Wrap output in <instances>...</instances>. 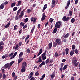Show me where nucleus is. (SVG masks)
I'll list each match as a JSON object with an SVG mask.
<instances>
[{
  "label": "nucleus",
  "mask_w": 80,
  "mask_h": 80,
  "mask_svg": "<svg viewBox=\"0 0 80 80\" xmlns=\"http://www.w3.org/2000/svg\"><path fill=\"white\" fill-rule=\"evenodd\" d=\"M21 3H22V1H18V5H20V4H21Z\"/></svg>",
  "instance_id": "53"
},
{
  "label": "nucleus",
  "mask_w": 80,
  "mask_h": 80,
  "mask_svg": "<svg viewBox=\"0 0 80 80\" xmlns=\"http://www.w3.org/2000/svg\"><path fill=\"white\" fill-rule=\"evenodd\" d=\"M17 10V7H15L13 8V10L14 11H16Z\"/></svg>",
  "instance_id": "49"
},
{
  "label": "nucleus",
  "mask_w": 80,
  "mask_h": 80,
  "mask_svg": "<svg viewBox=\"0 0 80 80\" xmlns=\"http://www.w3.org/2000/svg\"><path fill=\"white\" fill-rule=\"evenodd\" d=\"M35 26H34L32 28L31 31V32L32 33H33V31H34V30H35Z\"/></svg>",
  "instance_id": "21"
},
{
  "label": "nucleus",
  "mask_w": 80,
  "mask_h": 80,
  "mask_svg": "<svg viewBox=\"0 0 80 80\" xmlns=\"http://www.w3.org/2000/svg\"><path fill=\"white\" fill-rule=\"evenodd\" d=\"M26 52L28 53H30V49L28 48L26 50Z\"/></svg>",
  "instance_id": "35"
},
{
  "label": "nucleus",
  "mask_w": 80,
  "mask_h": 80,
  "mask_svg": "<svg viewBox=\"0 0 80 80\" xmlns=\"http://www.w3.org/2000/svg\"><path fill=\"white\" fill-rule=\"evenodd\" d=\"M70 19V18L68 17L64 16L63 17L62 19V20H63L64 22H67L68 20H69Z\"/></svg>",
  "instance_id": "1"
},
{
  "label": "nucleus",
  "mask_w": 80,
  "mask_h": 80,
  "mask_svg": "<svg viewBox=\"0 0 80 80\" xmlns=\"http://www.w3.org/2000/svg\"><path fill=\"white\" fill-rule=\"evenodd\" d=\"M68 67V65H64L63 68H62V70L63 71H64L65 70L67 69V68Z\"/></svg>",
  "instance_id": "18"
},
{
  "label": "nucleus",
  "mask_w": 80,
  "mask_h": 80,
  "mask_svg": "<svg viewBox=\"0 0 80 80\" xmlns=\"http://www.w3.org/2000/svg\"><path fill=\"white\" fill-rule=\"evenodd\" d=\"M70 0H69L67 2V6H69V5H70Z\"/></svg>",
  "instance_id": "37"
},
{
  "label": "nucleus",
  "mask_w": 80,
  "mask_h": 80,
  "mask_svg": "<svg viewBox=\"0 0 80 80\" xmlns=\"http://www.w3.org/2000/svg\"><path fill=\"white\" fill-rule=\"evenodd\" d=\"M23 21L25 23H27L28 21V18H26Z\"/></svg>",
  "instance_id": "34"
},
{
  "label": "nucleus",
  "mask_w": 80,
  "mask_h": 80,
  "mask_svg": "<svg viewBox=\"0 0 80 80\" xmlns=\"http://www.w3.org/2000/svg\"><path fill=\"white\" fill-rule=\"evenodd\" d=\"M42 52H43V50H42V49H40L39 50V52L38 54V56H39L42 53Z\"/></svg>",
  "instance_id": "19"
},
{
  "label": "nucleus",
  "mask_w": 80,
  "mask_h": 80,
  "mask_svg": "<svg viewBox=\"0 0 80 80\" xmlns=\"http://www.w3.org/2000/svg\"><path fill=\"white\" fill-rule=\"evenodd\" d=\"M4 8V4L3 3L0 6V9H3Z\"/></svg>",
  "instance_id": "25"
},
{
  "label": "nucleus",
  "mask_w": 80,
  "mask_h": 80,
  "mask_svg": "<svg viewBox=\"0 0 80 80\" xmlns=\"http://www.w3.org/2000/svg\"><path fill=\"white\" fill-rule=\"evenodd\" d=\"M65 34L64 35H63V36L64 37V38H68L69 36V35H70V34L69 33H67L65 35Z\"/></svg>",
  "instance_id": "8"
},
{
  "label": "nucleus",
  "mask_w": 80,
  "mask_h": 80,
  "mask_svg": "<svg viewBox=\"0 0 80 80\" xmlns=\"http://www.w3.org/2000/svg\"><path fill=\"white\" fill-rule=\"evenodd\" d=\"M58 55V53L57 52H55L54 55V57H57Z\"/></svg>",
  "instance_id": "46"
},
{
  "label": "nucleus",
  "mask_w": 80,
  "mask_h": 80,
  "mask_svg": "<svg viewBox=\"0 0 80 80\" xmlns=\"http://www.w3.org/2000/svg\"><path fill=\"white\" fill-rule=\"evenodd\" d=\"M74 79H75V77H73L72 76L71 77V80H74Z\"/></svg>",
  "instance_id": "63"
},
{
  "label": "nucleus",
  "mask_w": 80,
  "mask_h": 80,
  "mask_svg": "<svg viewBox=\"0 0 80 80\" xmlns=\"http://www.w3.org/2000/svg\"><path fill=\"white\" fill-rule=\"evenodd\" d=\"M21 10H22V8H20L17 11V12L16 14L17 16H18V15H19V14H20V12H21Z\"/></svg>",
  "instance_id": "15"
},
{
  "label": "nucleus",
  "mask_w": 80,
  "mask_h": 80,
  "mask_svg": "<svg viewBox=\"0 0 80 80\" xmlns=\"http://www.w3.org/2000/svg\"><path fill=\"white\" fill-rule=\"evenodd\" d=\"M2 45H4V43L3 41H1L0 42V46H2Z\"/></svg>",
  "instance_id": "43"
},
{
  "label": "nucleus",
  "mask_w": 80,
  "mask_h": 80,
  "mask_svg": "<svg viewBox=\"0 0 80 80\" xmlns=\"http://www.w3.org/2000/svg\"><path fill=\"white\" fill-rule=\"evenodd\" d=\"M12 75L13 77H15V73L13 72L12 73Z\"/></svg>",
  "instance_id": "54"
},
{
  "label": "nucleus",
  "mask_w": 80,
  "mask_h": 80,
  "mask_svg": "<svg viewBox=\"0 0 80 80\" xmlns=\"http://www.w3.org/2000/svg\"><path fill=\"white\" fill-rule=\"evenodd\" d=\"M27 24H26L25 25H24L23 28H22V29L23 30H24V29H25V28H27Z\"/></svg>",
  "instance_id": "45"
},
{
  "label": "nucleus",
  "mask_w": 80,
  "mask_h": 80,
  "mask_svg": "<svg viewBox=\"0 0 80 80\" xmlns=\"http://www.w3.org/2000/svg\"><path fill=\"white\" fill-rule=\"evenodd\" d=\"M39 74V73H38V71H37L35 73V75L36 76H38Z\"/></svg>",
  "instance_id": "50"
},
{
  "label": "nucleus",
  "mask_w": 80,
  "mask_h": 80,
  "mask_svg": "<svg viewBox=\"0 0 80 80\" xmlns=\"http://www.w3.org/2000/svg\"><path fill=\"white\" fill-rule=\"evenodd\" d=\"M57 43L55 42L53 43V47H57Z\"/></svg>",
  "instance_id": "23"
},
{
  "label": "nucleus",
  "mask_w": 80,
  "mask_h": 80,
  "mask_svg": "<svg viewBox=\"0 0 80 80\" xmlns=\"http://www.w3.org/2000/svg\"><path fill=\"white\" fill-rule=\"evenodd\" d=\"M26 70V68H25V67H22L21 70V72L22 73L23 72H25Z\"/></svg>",
  "instance_id": "11"
},
{
  "label": "nucleus",
  "mask_w": 80,
  "mask_h": 80,
  "mask_svg": "<svg viewBox=\"0 0 80 80\" xmlns=\"http://www.w3.org/2000/svg\"><path fill=\"white\" fill-rule=\"evenodd\" d=\"M53 59H50V62H49V63H53Z\"/></svg>",
  "instance_id": "47"
},
{
  "label": "nucleus",
  "mask_w": 80,
  "mask_h": 80,
  "mask_svg": "<svg viewBox=\"0 0 80 80\" xmlns=\"http://www.w3.org/2000/svg\"><path fill=\"white\" fill-rule=\"evenodd\" d=\"M30 12H31V10L30 9H28L27 10V13H30Z\"/></svg>",
  "instance_id": "48"
},
{
  "label": "nucleus",
  "mask_w": 80,
  "mask_h": 80,
  "mask_svg": "<svg viewBox=\"0 0 80 80\" xmlns=\"http://www.w3.org/2000/svg\"><path fill=\"white\" fill-rule=\"evenodd\" d=\"M14 63V61H12V62H11L9 63L10 67H11V66H12V65Z\"/></svg>",
  "instance_id": "38"
},
{
  "label": "nucleus",
  "mask_w": 80,
  "mask_h": 80,
  "mask_svg": "<svg viewBox=\"0 0 80 80\" xmlns=\"http://www.w3.org/2000/svg\"><path fill=\"white\" fill-rule=\"evenodd\" d=\"M23 58H19L18 59V64H19L20 63H21V62H22V61H23Z\"/></svg>",
  "instance_id": "12"
},
{
  "label": "nucleus",
  "mask_w": 80,
  "mask_h": 80,
  "mask_svg": "<svg viewBox=\"0 0 80 80\" xmlns=\"http://www.w3.org/2000/svg\"><path fill=\"white\" fill-rule=\"evenodd\" d=\"M77 62V60L76 59V57H74L72 58V63H73L75 65V63H76Z\"/></svg>",
  "instance_id": "3"
},
{
  "label": "nucleus",
  "mask_w": 80,
  "mask_h": 80,
  "mask_svg": "<svg viewBox=\"0 0 80 80\" xmlns=\"http://www.w3.org/2000/svg\"><path fill=\"white\" fill-rule=\"evenodd\" d=\"M25 25V23H23V22H21L20 23V26H22V27L24 26V25Z\"/></svg>",
  "instance_id": "42"
},
{
  "label": "nucleus",
  "mask_w": 80,
  "mask_h": 80,
  "mask_svg": "<svg viewBox=\"0 0 80 80\" xmlns=\"http://www.w3.org/2000/svg\"><path fill=\"white\" fill-rule=\"evenodd\" d=\"M15 5H16V3L15 2L12 3L11 5V7H13L14 6H15Z\"/></svg>",
  "instance_id": "29"
},
{
  "label": "nucleus",
  "mask_w": 80,
  "mask_h": 80,
  "mask_svg": "<svg viewBox=\"0 0 80 80\" xmlns=\"http://www.w3.org/2000/svg\"><path fill=\"white\" fill-rule=\"evenodd\" d=\"M69 14L70 15V17L72 15V14H73V12L72 11H70L69 12Z\"/></svg>",
  "instance_id": "41"
},
{
  "label": "nucleus",
  "mask_w": 80,
  "mask_h": 80,
  "mask_svg": "<svg viewBox=\"0 0 80 80\" xmlns=\"http://www.w3.org/2000/svg\"><path fill=\"white\" fill-rule=\"evenodd\" d=\"M45 12L43 13H42V17L41 19V20L42 22H43L44 20H45V18L46 17V16L45 15Z\"/></svg>",
  "instance_id": "5"
},
{
  "label": "nucleus",
  "mask_w": 80,
  "mask_h": 80,
  "mask_svg": "<svg viewBox=\"0 0 80 80\" xmlns=\"http://www.w3.org/2000/svg\"><path fill=\"white\" fill-rule=\"evenodd\" d=\"M3 49V46H0V52H1Z\"/></svg>",
  "instance_id": "36"
},
{
  "label": "nucleus",
  "mask_w": 80,
  "mask_h": 80,
  "mask_svg": "<svg viewBox=\"0 0 80 80\" xmlns=\"http://www.w3.org/2000/svg\"><path fill=\"white\" fill-rule=\"evenodd\" d=\"M78 63H79V62H78L77 63H75V67H77V66H78Z\"/></svg>",
  "instance_id": "60"
},
{
  "label": "nucleus",
  "mask_w": 80,
  "mask_h": 80,
  "mask_svg": "<svg viewBox=\"0 0 80 80\" xmlns=\"http://www.w3.org/2000/svg\"><path fill=\"white\" fill-rule=\"evenodd\" d=\"M23 15H24V13L21 12V13L19 16V18H22L23 16Z\"/></svg>",
  "instance_id": "13"
},
{
  "label": "nucleus",
  "mask_w": 80,
  "mask_h": 80,
  "mask_svg": "<svg viewBox=\"0 0 80 80\" xmlns=\"http://www.w3.org/2000/svg\"><path fill=\"white\" fill-rule=\"evenodd\" d=\"M35 62L36 63H38L39 62L41 63L42 62V59H40L38 60V61H36Z\"/></svg>",
  "instance_id": "24"
},
{
  "label": "nucleus",
  "mask_w": 80,
  "mask_h": 80,
  "mask_svg": "<svg viewBox=\"0 0 80 80\" xmlns=\"http://www.w3.org/2000/svg\"><path fill=\"white\" fill-rule=\"evenodd\" d=\"M27 62H24L22 63V67H27Z\"/></svg>",
  "instance_id": "9"
},
{
  "label": "nucleus",
  "mask_w": 80,
  "mask_h": 80,
  "mask_svg": "<svg viewBox=\"0 0 80 80\" xmlns=\"http://www.w3.org/2000/svg\"><path fill=\"white\" fill-rule=\"evenodd\" d=\"M56 3V1L55 0H52V6L51 7L52 8H53L55 5V3Z\"/></svg>",
  "instance_id": "4"
},
{
  "label": "nucleus",
  "mask_w": 80,
  "mask_h": 80,
  "mask_svg": "<svg viewBox=\"0 0 80 80\" xmlns=\"http://www.w3.org/2000/svg\"><path fill=\"white\" fill-rule=\"evenodd\" d=\"M64 65V63H61L60 64L61 68H63V65Z\"/></svg>",
  "instance_id": "51"
},
{
  "label": "nucleus",
  "mask_w": 80,
  "mask_h": 80,
  "mask_svg": "<svg viewBox=\"0 0 80 80\" xmlns=\"http://www.w3.org/2000/svg\"><path fill=\"white\" fill-rule=\"evenodd\" d=\"M2 77L3 79H5V78H6V75H5V74H3Z\"/></svg>",
  "instance_id": "58"
},
{
  "label": "nucleus",
  "mask_w": 80,
  "mask_h": 80,
  "mask_svg": "<svg viewBox=\"0 0 80 80\" xmlns=\"http://www.w3.org/2000/svg\"><path fill=\"white\" fill-rule=\"evenodd\" d=\"M45 77V74H44L43 75H42L41 78H42V79H43V78H44Z\"/></svg>",
  "instance_id": "61"
},
{
  "label": "nucleus",
  "mask_w": 80,
  "mask_h": 80,
  "mask_svg": "<svg viewBox=\"0 0 80 80\" xmlns=\"http://www.w3.org/2000/svg\"><path fill=\"white\" fill-rule=\"evenodd\" d=\"M48 47L49 49H51V48H52V42H51L49 43Z\"/></svg>",
  "instance_id": "22"
},
{
  "label": "nucleus",
  "mask_w": 80,
  "mask_h": 80,
  "mask_svg": "<svg viewBox=\"0 0 80 80\" xmlns=\"http://www.w3.org/2000/svg\"><path fill=\"white\" fill-rule=\"evenodd\" d=\"M37 18L32 17L31 18V21L32 22H33V23H36V22L37 21Z\"/></svg>",
  "instance_id": "2"
},
{
  "label": "nucleus",
  "mask_w": 80,
  "mask_h": 80,
  "mask_svg": "<svg viewBox=\"0 0 80 80\" xmlns=\"http://www.w3.org/2000/svg\"><path fill=\"white\" fill-rule=\"evenodd\" d=\"M18 18H19L18 17V16H16L15 17V19L17 20H18Z\"/></svg>",
  "instance_id": "59"
},
{
  "label": "nucleus",
  "mask_w": 80,
  "mask_h": 80,
  "mask_svg": "<svg viewBox=\"0 0 80 80\" xmlns=\"http://www.w3.org/2000/svg\"><path fill=\"white\" fill-rule=\"evenodd\" d=\"M47 8V4H46L44 6L43 8L42 9V12H44L45 11V10Z\"/></svg>",
  "instance_id": "17"
},
{
  "label": "nucleus",
  "mask_w": 80,
  "mask_h": 80,
  "mask_svg": "<svg viewBox=\"0 0 80 80\" xmlns=\"http://www.w3.org/2000/svg\"><path fill=\"white\" fill-rule=\"evenodd\" d=\"M74 52H75V53H76V54H77V53H78V50L77 49H76L74 50Z\"/></svg>",
  "instance_id": "31"
},
{
  "label": "nucleus",
  "mask_w": 80,
  "mask_h": 80,
  "mask_svg": "<svg viewBox=\"0 0 80 80\" xmlns=\"http://www.w3.org/2000/svg\"><path fill=\"white\" fill-rule=\"evenodd\" d=\"M41 58L42 59V60H45L47 58V56L42 57Z\"/></svg>",
  "instance_id": "32"
},
{
  "label": "nucleus",
  "mask_w": 80,
  "mask_h": 80,
  "mask_svg": "<svg viewBox=\"0 0 80 80\" xmlns=\"http://www.w3.org/2000/svg\"><path fill=\"white\" fill-rule=\"evenodd\" d=\"M10 25V22H8L5 26V28H8Z\"/></svg>",
  "instance_id": "26"
},
{
  "label": "nucleus",
  "mask_w": 80,
  "mask_h": 80,
  "mask_svg": "<svg viewBox=\"0 0 80 80\" xmlns=\"http://www.w3.org/2000/svg\"><path fill=\"white\" fill-rule=\"evenodd\" d=\"M55 28H54L53 31V33H56V32H57V31L58 27L57 26L55 25Z\"/></svg>",
  "instance_id": "6"
},
{
  "label": "nucleus",
  "mask_w": 80,
  "mask_h": 80,
  "mask_svg": "<svg viewBox=\"0 0 80 80\" xmlns=\"http://www.w3.org/2000/svg\"><path fill=\"white\" fill-rule=\"evenodd\" d=\"M18 47H19V46H18V44H16V47L15 48V50H17L18 48Z\"/></svg>",
  "instance_id": "40"
},
{
  "label": "nucleus",
  "mask_w": 80,
  "mask_h": 80,
  "mask_svg": "<svg viewBox=\"0 0 80 80\" xmlns=\"http://www.w3.org/2000/svg\"><path fill=\"white\" fill-rule=\"evenodd\" d=\"M65 50L66 51V55H68V52H69V49H68V48H66Z\"/></svg>",
  "instance_id": "16"
},
{
  "label": "nucleus",
  "mask_w": 80,
  "mask_h": 80,
  "mask_svg": "<svg viewBox=\"0 0 80 80\" xmlns=\"http://www.w3.org/2000/svg\"><path fill=\"white\" fill-rule=\"evenodd\" d=\"M61 41V39H60L57 38L56 39L55 42L58 43H59V42Z\"/></svg>",
  "instance_id": "14"
},
{
  "label": "nucleus",
  "mask_w": 80,
  "mask_h": 80,
  "mask_svg": "<svg viewBox=\"0 0 80 80\" xmlns=\"http://www.w3.org/2000/svg\"><path fill=\"white\" fill-rule=\"evenodd\" d=\"M53 19H52V18H50V22H51V23H52L53 22Z\"/></svg>",
  "instance_id": "52"
},
{
  "label": "nucleus",
  "mask_w": 80,
  "mask_h": 80,
  "mask_svg": "<svg viewBox=\"0 0 80 80\" xmlns=\"http://www.w3.org/2000/svg\"><path fill=\"white\" fill-rule=\"evenodd\" d=\"M17 25H16L14 26V30H17Z\"/></svg>",
  "instance_id": "56"
},
{
  "label": "nucleus",
  "mask_w": 80,
  "mask_h": 80,
  "mask_svg": "<svg viewBox=\"0 0 80 80\" xmlns=\"http://www.w3.org/2000/svg\"><path fill=\"white\" fill-rule=\"evenodd\" d=\"M75 48H76V47H75V45H72V50H74L75 49Z\"/></svg>",
  "instance_id": "28"
},
{
  "label": "nucleus",
  "mask_w": 80,
  "mask_h": 80,
  "mask_svg": "<svg viewBox=\"0 0 80 80\" xmlns=\"http://www.w3.org/2000/svg\"><path fill=\"white\" fill-rule=\"evenodd\" d=\"M41 63L42 65H45V61H43Z\"/></svg>",
  "instance_id": "62"
},
{
  "label": "nucleus",
  "mask_w": 80,
  "mask_h": 80,
  "mask_svg": "<svg viewBox=\"0 0 80 80\" xmlns=\"http://www.w3.org/2000/svg\"><path fill=\"white\" fill-rule=\"evenodd\" d=\"M75 53V52L74 51V50H72L70 53V55L71 56H72L74 54V53Z\"/></svg>",
  "instance_id": "20"
},
{
  "label": "nucleus",
  "mask_w": 80,
  "mask_h": 80,
  "mask_svg": "<svg viewBox=\"0 0 80 80\" xmlns=\"http://www.w3.org/2000/svg\"><path fill=\"white\" fill-rule=\"evenodd\" d=\"M50 62V58H48L47 60H46L45 61L46 64H47L48 63H49Z\"/></svg>",
  "instance_id": "30"
},
{
  "label": "nucleus",
  "mask_w": 80,
  "mask_h": 80,
  "mask_svg": "<svg viewBox=\"0 0 80 80\" xmlns=\"http://www.w3.org/2000/svg\"><path fill=\"white\" fill-rule=\"evenodd\" d=\"M75 21V19H74V18H72L71 21V23H73V22H74Z\"/></svg>",
  "instance_id": "44"
},
{
  "label": "nucleus",
  "mask_w": 80,
  "mask_h": 80,
  "mask_svg": "<svg viewBox=\"0 0 80 80\" xmlns=\"http://www.w3.org/2000/svg\"><path fill=\"white\" fill-rule=\"evenodd\" d=\"M22 56H23V52H22L19 54V58H21Z\"/></svg>",
  "instance_id": "27"
},
{
  "label": "nucleus",
  "mask_w": 80,
  "mask_h": 80,
  "mask_svg": "<svg viewBox=\"0 0 80 80\" xmlns=\"http://www.w3.org/2000/svg\"><path fill=\"white\" fill-rule=\"evenodd\" d=\"M58 24H59V25H60L61 24H62V22L60 21H58L56 23L55 26L58 27Z\"/></svg>",
  "instance_id": "10"
},
{
  "label": "nucleus",
  "mask_w": 80,
  "mask_h": 80,
  "mask_svg": "<svg viewBox=\"0 0 80 80\" xmlns=\"http://www.w3.org/2000/svg\"><path fill=\"white\" fill-rule=\"evenodd\" d=\"M55 72H54L52 74V75L51 76V77L52 79H53V78L55 77Z\"/></svg>",
  "instance_id": "7"
},
{
  "label": "nucleus",
  "mask_w": 80,
  "mask_h": 80,
  "mask_svg": "<svg viewBox=\"0 0 80 80\" xmlns=\"http://www.w3.org/2000/svg\"><path fill=\"white\" fill-rule=\"evenodd\" d=\"M13 55V52H12L9 55L8 58H9V57H11V56H12Z\"/></svg>",
  "instance_id": "55"
},
{
  "label": "nucleus",
  "mask_w": 80,
  "mask_h": 80,
  "mask_svg": "<svg viewBox=\"0 0 80 80\" xmlns=\"http://www.w3.org/2000/svg\"><path fill=\"white\" fill-rule=\"evenodd\" d=\"M8 66H9V63H7V64H5L4 66V67L5 68H8Z\"/></svg>",
  "instance_id": "33"
},
{
  "label": "nucleus",
  "mask_w": 80,
  "mask_h": 80,
  "mask_svg": "<svg viewBox=\"0 0 80 80\" xmlns=\"http://www.w3.org/2000/svg\"><path fill=\"white\" fill-rule=\"evenodd\" d=\"M18 44L19 47H20V46H21L22 44V42H18Z\"/></svg>",
  "instance_id": "57"
},
{
  "label": "nucleus",
  "mask_w": 80,
  "mask_h": 80,
  "mask_svg": "<svg viewBox=\"0 0 80 80\" xmlns=\"http://www.w3.org/2000/svg\"><path fill=\"white\" fill-rule=\"evenodd\" d=\"M35 80V78H34L33 77H32L30 80Z\"/></svg>",
  "instance_id": "64"
},
{
  "label": "nucleus",
  "mask_w": 80,
  "mask_h": 80,
  "mask_svg": "<svg viewBox=\"0 0 80 80\" xmlns=\"http://www.w3.org/2000/svg\"><path fill=\"white\" fill-rule=\"evenodd\" d=\"M58 45H62V42L61 41L59 42H58Z\"/></svg>",
  "instance_id": "39"
}]
</instances>
